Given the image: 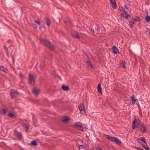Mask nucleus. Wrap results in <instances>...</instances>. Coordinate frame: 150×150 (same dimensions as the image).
<instances>
[{"instance_id": "f257e3e1", "label": "nucleus", "mask_w": 150, "mask_h": 150, "mask_svg": "<svg viewBox=\"0 0 150 150\" xmlns=\"http://www.w3.org/2000/svg\"><path fill=\"white\" fill-rule=\"evenodd\" d=\"M122 11H123V13H121L120 18H122L124 17L128 18V17L129 16V13H130L128 7L127 6L125 5L124 7H122Z\"/></svg>"}, {"instance_id": "f03ea898", "label": "nucleus", "mask_w": 150, "mask_h": 150, "mask_svg": "<svg viewBox=\"0 0 150 150\" xmlns=\"http://www.w3.org/2000/svg\"><path fill=\"white\" fill-rule=\"evenodd\" d=\"M99 28V25L97 24L93 25L89 28V32L93 33L94 34H97Z\"/></svg>"}, {"instance_id": "7ed1b4c3", "label": "nucleus", "mask_w": 150, "mask_h": 150, "mask_svg": "<svg viewBox=\"0 0 150 150\" xmlns=\"http://www.w3.org/2000/svg\"><path fill=\"white\" fill-rule=\"evenodd\" d=\"M40 40L42 44L47 47L50 50H53L54 49V45L53 44H51L50 42H47L46 40L44 39H40Z\"/></svg>"}, {"instance_id": "20e7f679", "label": "nucleus", "mask_w": 150, "mask_h": 150, "mask_svg": "<svg viewBox=\"0 0 150 150\" xmlns=\"http://www.w3.org/2000/svg\"><path fill=\"white\" fill-rule=\"evenodd\" d=\"M106 137L107 139L112 142H115L117 144H119L121 143V142L117 138L114 137H111L108 135H106Z\"/></svg>"}, {"instance_id": "39448f33", "label": "nucleus", "mask_w": 150, "mask_h": 150, "mask_svg": "<svg viewBox=\"0 0 150 150\" xmlns=\"http://www.w3.org/2000/svg\"><path fill=\"white\" fill-rule=\"evenodd\" d=\"M139 119H137L135 117L132 123V129H134L136 128H139Z\"/></svg>"}, {"instance_id": "423d86ee", "label": "nucleus", "mask_w": 150, "mask_h": 150, "mask_svg": "<svg viewBox=\"0 0 150 150\" xmlns=\"http://www.w3.org/2000/svg\"><path fill=\"white\" fill-rule=\"evenodd\" d=\"M28 79L30 84L32 85H34L35 82V79L32 74H28Z\"/></svg>"}, {"instance_id": "0eeeda50", "label": "nucleus", "mask_w": 150, "mask_h": 150, "mask_svg": "<svg viewBox=\"0 0 150 150\" xmlns=\"http://www.w3.org/2000/svg\"><path fill=\"white\" fill-rule=\"evenodd\" d=\"M79 108L81 114L84 115L86 113V110L83 104H81L79 105Z\"/></svg>"}, {"instance_id": "6e6552de", "label": "nucleus", "mask_w": 150, "mask_h": 150, "mask_svg": "<svg viewBox=\"0 0 150 150\" xmlns=\"http://www.w3.org/2000/svg\"><path fill=\"white\" fill-rule=\"evenodd\" d=\"M71 35L74 38H76L77 39H79L80 38L78 35V32L75 31H72L71 32Z\"/></svg>"}, {"instance_id": "1a4fd4ad", "label": "nucleus", "mask_w": 150, "mask_h": 150, "mask_svg": "<svg viewBox=\"0 0 150 150\" xmlns=\"http://www.w3.org/2000/svg\"><path fill=\"white\" fill-rule=\"evenodd\" d=\"M137 141V142L139 143L140 144L142 143V142L144 143L145 144H146L147 145V143L146 141V139L144 137H141L138 138Z\"/></svg>"}, {"instance_id": "9d476101", "label": "nucleus", "mask_w": 150, "mask_h": 150, "mask_svg": "<svg viewBox=\"0 0 150 150\" xmlns=\"http://www.w3.org/2000/svg\"><path fill=\"white\" fill-rule=\"evenodd\" d=\"M10 94L12 98L17 97L18 93L17 91H15V90H12L10 92Z\"/></svg>"}, {"instance_id": "9b49d317", "label": "nucleus", "mask_w": 150, "mask_h": 150, "mask_svg": "<svg viewBox=\"0 0 150 150\" xmlns=\"http://www.w3.org/2000/svg\"><path fill=\"white\" fill-rule=\"evenodd\" d=\"M146 125L144 123H142L140 126V130L142 133H144L146 131Z\"/></svg>"}, {"instance_id": "f8f14e48", "label": "nucleus", "mask_w": 150, "mask_h": 150, "mask_svg": "<svg viewBox=\"0 0 150 150\" xmlns=\"http://www.w3.org/2000/svg\"><path fill=\"white\" fill-rule=\"evenodd\" d=\"M112 52L114 54H117L119 52L117 48L115 46H114L111 49Z\"/></svg>"}, {"instance_id": "ddd939ff", "label": "nucleus", "mask_w": 150, "mask_h": 150, "mask_svg": "<svg viewBox=\"0 0 150 150\" xmlns=\"http://www.w3.org/2000/svg\"><path fill=\"white\" fill-rule=\"evenodd\" d=\"M110 3L112 8L114 9H116V4L115 0H110Z\"/></svg>"}, {"instance_id": "4468645a", "label": "nucleus", "mask_w": 150, "mask_h": 150, "mask_svg": "<svg viewBox=\"0 0 150 150\" xmlns=\"http://www.w3.org/2000/svg\"><path fill=\"white\" fill-rule=\"evenodd\" d=\"M74 126L75 127H77L79 128L80 130L83 132L84 129L82 127L81 125H80L78 123H77L74 124Z\"/></svg>"}, {"instance_id": "2eb2a0df", "label": "nucleus", "mask_w": 150, "mask_h": 150, "mask_svg": "<svg viewBox=\"0 0 150 150\" xmlns=\"http://www.w3.org/2000/svg\"><path fill=\"white\" fill-rule=\"evenodd\" d=\"M14 135L18 138H20L22 136L21 134V132L16 130L14 131Z\"/></svg>"}, {"instance_id": "dca6fc26", "label": "nucleus", "mask_w": 150, "mask_h": 150, "mask_svg": "<svg viewBox=\"0 0 150 150\" xmlns=\"http://www.w3.org/2000/svg\"><path fill=\"white\" fill-rule=\"evenodd\" d=\"M69 120V119L66 116H63L62 117V121L65 123H67Z\"/></svg>"}, {"instance_id": "f3484780", "label": "nucleus", "mask_w": 150, "mask_h": 150, "mask_svg": "<svg viewBox=\"0 0 150 150\" xmlns=\"http://www.w3.org/2000/svg\"><path fill=\"white\" fill-rule=\"evenodd\" d=\"M32 92L36 96H38L39 93V90L35 88L33 90Z\"/></svg>"}, {"instance_id": "a211bd4d", "label": "nucleus", "mask_w": 150, "mask_h": 150, "mask_svg": "<svg viewBox=\"0 0 150 150\" xmlns=\"http://www.w3.org/2000/svg\"><path fill=\"white\" fill-rule=\"evenodd\" d=\"M21 125L23 128L25 129V131L26 132H27L29 129V127L28 125L27 124L24 123L22 124Z\"/></svg>"}, {"instance_id": "6ab92c4d", "label": "nucleus", "mask_w": 150, "mask_h": 150, "mask_svg": "<svg viewBox=\"0 0 150 150\" xmlns=\"http://www.w3.org/2000/svg\"><path fill=\"white\" fill-rule=\"evenodd\" d=\"M135 23V22L133 19L129 21L130 27L132 28L133 26V24Z\"/></svg>"}, {"instance_id": "aec40b11", "label": "nucleus", "mask_w": 150, "mask_h": 150, "mask_svg": "<svg viewBox=\"0 0 150 150\" xmlns=\"http://www.w3.org/2000/svg\"><path fill=\"white\" fill-rule=\"evenodd\" d=\"M0 70L5 73H7L8 71L7 69L3 66H1L0 67Z\"/></svg>"}, {"instance_id": "412c9836", "label": "nucleus", "mask_w": 150, "mask_h": 150, "mask_svg": "<svg viewBox=\"0 0 150 150\" xmlns=\"http://www.w3.org/2000/svg\"><path fill=\"white\" fill-rule=\"evenodd\" d=\"M62 89L64 91H67L69 90V89L68 86H65L63 85L62 86Z\"/></svg>"}, {"instance_id": "4be33fe9", "label": "nucleus", "mask_w": 150, "mask_h": 150, "mask_svg": "<svg viewBox=\"0 0 150 150\" xmlns=\"http://www.w3.org/2000/svg\"><path fill=\"white\" fill-rule=\"evenodd\" d=\"M97 87L98 91L100 93L102 94V90L100 83H99L98 84Z\"/></svg>"}, {"instance_id": "5701e85b", "label": "nucleus", "mask_w": 150, "mask_h": 150, "mask_svg": "<svg viewBox=\"0 0 150 150\" xmlns=\"http://www.w3.org/2000/svg\"><path fill=\"white\" fill-rule=\"evenodd\" d=\"M86 63L87 65H88V67L89 68H92L93 66L92 64L91 63L90 61L87 60L86 61Z\"/></svg>"}, {"instance_id": "b1692460", "label": "nucleus", "mask_w": 150, "mask_h": 150, "mask_svg": "<svg viewBox=\"0 0 150 150\" xmlns=\"http://www.w3.org/2000/svg\"><path fill=\"white\" fill-rule=\"evenodd\" d=\"M64 23L65 24L70 23V21L68 18H66L64 20Z\"/></svg>"}, {"instance_id": "393cba45", "label": "nucleus", "mask_w": 150, "mask_h": 150, "mask_svg": "<svg viewBox=\"0 0 150 150\" xmlns=\"http://www.w3.org/2000/svg\"><path fill=\"white\" fill-rule=\"evenodd\" d=\"M45 18H46L45 23H46V24H47V25L48 26H49V25H50V23H51L50 20L49 18H47V17H46Z\"/></svg>"}, {"instance_id": "a878e982", "label": "nucleus", "mask_w": 150, "mask_h": 150, "mask_svg": "<svg viewBox=\"0 0 150 150\" xmlns=\"http://www.w3.org/2000/svg\"><path fill=\"white\" fill-rule=\"evenodd\" d=\"M148 12H146L147 16L145 18L146 21H147L148 22H149L150 21V16L148 15Z\"/></svg>"}, {"instance_id": "bb28decb", "label": "nucleus", "mask_w": 150, "mask_h": 150, "mask_svg": "<svg viewBox=\"0 0 150 150\" xmlns=\"http://www.w3.org/2000/svg\"><path fill=\"white\" fill-rule=\"evenodd\" d=\"M31 144L35 146H37L38 145L37 143L35 140L32 141L31 143Z\"/></svg>"}, {"instance_id": "cd10ccee", "label": "nucleus", "mask_w": 150, "mask_h": 150, "mask_svg": "<svg viewBox=\"0 0 150 150\" xmlns=\"http://www.w3.org/2000/svg\"><path fill=\"white\" fill-rule=\"evenodd\" d=\"M131 98H132V104L134 105L135 104L136 101L137 100V99H135L134 98V96L131 97Z\"/></svg>"}, {"instance_id": "c85d7f7f", "label": "nucleus", "mask_w": 150, "mask_h": 150, "mask_svg": "<svg viewBox=\"0 0 150 150\" xmlns=\"http://www.w3.org/2000/svg\"><path fill=\"white\" fill-rule=\"evenodd\" d=\"M121 65V66L122 67V68H126V63L124 61L122 62Z\"/></svg>"}, {"instance_id": "c756f323", "label": "nucleus", "mask_w": 150, "mask_h": 150, "mask_svg": "<svg viewBox=\"0 0 150 150\" xmlns=\"http://www.w3.org/2000/svg\"><path fill=\"white\" fill-rule=\"evenodd\" d=\"M8 116L9 117H15V116L13 113H10L8 114Z\"/></svg>"}, {"instance_id": "7c9ffc66", "label": "nucleus", "mask_w": 150, "mask_h": 150, "mask_svg": "<svg viewBox=\"0 0 150 150\" xmlns=\"http://www.w3.org/2000/svg\"><path fill=\"white\" fill-rule=\"evenodd\" d=\"M6 110L5 109H3L2 110V112H1V114H3L4 115H5L6 113Z\"/></svg>"}, {"instance_id": "2f4dec72", "label": "nucleus", "mask_w": 150, "mask_h": 150, "mask_svg": "<svg viewBox=\"0 0 150 150\" xmlns=\"http://www.w3.org/2000/svg\"><path fill=\"white\" fill-rule=\"evenodd\" d=\"M35 23H37L39 25H40V22L39 21V20L38 19L36 20H35Z\"/></svg>"}, {"instance_id": "473e14b6", "label": "nucleus", "mask_w": 150, "mask_h": 150, "mask_svg": "<svg viewBox=\"0 0 150 150\" xmlns=\"http://www.w3.org/2000/svg\"><path fill=\"white\" fill-rule=\"evenodd\" d=\"M135 18L138 21H141V19L139 17H136Z\"/></svg>"}, {"instance_id": "72a5a7b5", "label": "nucleus", "mask_w": 150, "mask_h": 150, "mask_svg": "<svg viewBox=\"0 0 150 150\" xmlns=\"http://www.w3.org/2000/svg\"><path fill=\"white\" fill-rule=\"evenodd\" d=\"M135 149L138 150H144V149H142L140 147L139 148L137 147H135Z\"/></svg>"}, {"instance_id": "f704fd0d", "label": "nucleus", "mask_w": 150, "mask_h": 150, "mask_svg": "<svg viewBox=\"0 0 150 150\" xmlns=\"http://www.w3.org/2000/svg\"><path fill=\"white\" fill-rule=\"evenodd\" d=\"M141 144L142 145V146L145 149L146 147L145 146L144 144L142 143Z\"/></svg>"}, {"instance_id": "c9c22d12", "label": "nucleus", "mask_w": 150, "mask_h": 150, "mask_svg": "<svg viewBox=\"0 0 150 150\" xmlns=\"http://www.w3.org/2000/svg\"><path fill=\"white\" fill-rule=\"evenodd\" d=\"M96 150H103L102 149H101L100 148L96 147Z\"/></svg>"}, {"instance_id": "e433bc0d", "label": "nucleus", "mask_w": 150, "mask_h": 150, "mask_svg": "<svg viewBox=\"0 0 150 150\" xmlns=\"http://www.w3.org/2000/svg\"><path fill=\"white\" fill-rule=\"evenodd\" d=\"M145 149L146 150H150V148H148V147H146Z\"/></svg>"}, {"instance_id": "4c0bfd02", "label": "nucleus", "mask_w": 150, "mask_h": 150, "mask_svg": "<svg viewBox=\"0 0 150 150\" xmlns=\"http://www.w3.org/2000/svg\"><path fill=\"white\" fill-rule=\"evenodd\" d=\"M7 42L8 43H11V40H8L7 41Z\"/></svg>"}, {"instance_id": "58836bf2", "label": "nucleus", "mask_w": 150, "mask_h": 150, "mask_svg": "<svg viewBox=\"0 0 150 150\" xmlns=\"http://www.w3.org/2000/svg\"><path fill=\"white\" fill-rule=\"evenodd\" d=\"M134 20L135 22L136 21H137V19H135V18H134Z\"/></svg>"}, {"instance_id": "ea45409f", "label": "nucleus", "mask_w": 150, "mask_h": 150, "mask_svg": "<svg viewBox=\"0 0 150 150\" xmlns=\"http://www.w3.org/2000/svg\"><path fill=\"white\" fill-rule=\"evenodd\" d=\"M82 147V148H83V145H79V148H81V147Z\"/></svg>"}, {"instance_id": "a19ab883", "label": "nucleus", "mask_w": 150, "mask_h": 150, "mask_svg": "<svg viewBox=\"0 0 150 150\" xmlns=\"http://www.w3.org/2000/svg\"><path fill=\"white\" fill-rule=\"evenodd\" d=\"M6 53H7V56H8V50H7V51H6Z\"/></svg>"}, {"instance_id": "79ce46f5", "label": "nucleus", "mask_w": 150, "mask_h": 150, "mask_svg": "<svg viewBox=\"0 0 150 150\" xmlns=\"http://www.w3.org/2000/svg\"><path fill=\"white\" fill-rule=\"evenodd\" d=\"M20 76L21 77H22L23 76V74L21 73L20 74Z\"/></svg>"}, {"instance_id": "37998d69", "label": "nucleus", "mask_w": 150, "mask_h": 150, "mask_svg": "<svg viewBox=\"0 0 150 150\" xmlns=\"http://www.w3.org/2000/svg\"><path fill=\"white\" fill-rule=\"evenodd\" d=\"M12 60H13V61H14V59H13V57H12Z\"/></svg>"}, {"instance_id": "c03bdc74", "label": "nucleus", "mask_w": 150, "mask_h": 150, "mask_svg": "<svg viewBox=\"0 0 150 150\" xmlns=\"http://www.w3.org/2000/svg\"><path fill=\"white\" fill-rule=\"evenodd\" d=\"M149 34H150V31H149Z\"/></svg>"}]
</instances>
